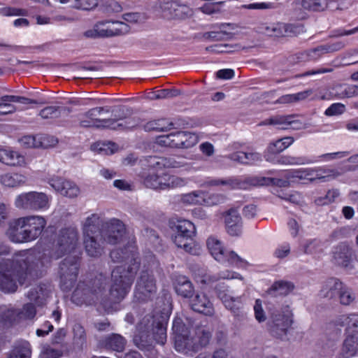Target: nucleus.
<instances>
[{"mask_svg":"<svg viewBox=\"0 0 358 358\" xmlns=\"http://www.w3.org/2000/svg\"><path fill=\"white\" fill-rule=\"evenodd\" d=\"M34 256L33 251H22L15 257L17 266L14 262L6 261L0 263V289L5 292H13L16 290L17 284L13 276L17 277L20 284H23L25 276L31 275L32 266L30 262Z\"/></svg>","mask_w":358,"mask_h":358,"instance_id":"nucleus-1","label":"nucleus"},{"mask_svg":"<svg viewBox=\"0 0 358 358\" xmlns=\"http://www.w3.org/2000/svg\"><path fill=\"white\" fill-rule=\"evenodd\" d=\"M149 162L151 171L143 180L147 187L155 190H167L187 184L186 179L169 175L164 171V169L176 167L170 160L155 157H151Z\"/></svg>","mask_w":358,"mask_h":358,"instance_id":"nucleus-2","label":"nucleus"},{"mask_svg":"<svg viewBox=\"0 0 358 358\" xmlns=\"http://www.w3.org/2000/svg\"><path fill=\"white\" fill-rule=\"evenodd\" d=\"M173 330L174 332L175 348L177 351L188 353L190 351H194L199 345H206L210 338V333L204 330L200 331L199 334V344L194 343L187 337V331L180 319H176L173 321Z\"/></svg>","mask_w":358,"mask_h":358,"instance_id":"nucleus-3","label":"nucleus"},{"mask_svg":"<svg viewBox=\"0 0 358 358\" xmlns=\"http://www.w3.org/2000/svg\"><path fill=\"white\" fill-rule=\"evenodd\" d=\"M45 226L46 220L41 215H27L18 217L17 220L14 222V227L24 229L22 234L15 235V238L17 241H33L41 234Z\"/></svg>","mask_w":358,"mask_h":358,"instance_id":"nucleus-4","label":"nucleus"},{"mask_svg":"<svg viewBox=\"0 0 358 358\" xmlns=\"http://www.w3.org/2000/svg\"><path fill=\"white\" fill-rule=\"evenodd\" d=\"M101 220L96 215L88 217L83 226V243L86 252L91 257H96L101 254V246L97 242L100 236L99 225Z\"/></svg>","mask_w":358,"mask_h":358,"instance_id":"nucleus-5","label":"nucleus"},{"mask_svg":"<svg viewBox=\"0 0 358 358\" xmlns=\"http://www.w3.org/2000/svg\"><path fill=\"white\" fill-rule=\"evenodd\" d=\"M207 246L213 257L218 262L227 263L238 267L243 264V258L235 252L225 249L222 243L216 238H209L207 241Z\"/></svg>","mask_w":358,"mask_h":358,"instance_id":"nucleus-6","label":"nucleus"},{"mask_svg":"<svg viewBox=\"0 0 358 358\" xmlns=\"http://www.w3.org/2000/svg\"><path fill=\"white\" fill-rule=\"evenodd\" d=\"M292 319L288 310L282 311L274 309L271 312L267 327L270 334L278 338L282 339L292 325Z\"/></svg>","mask_w":358,"mask_h":358,"instance_id":"nucleus-7","label":"nucleus"},{"mask_svg":"<svg viewBox=\"0 0 358 358\" xmlns=\"http://www.w3.org/2000/svg\"><path fill=\"white\" fill-rule=\"evenodd\" d=\"M129 31V25L124 22L107 21L97 23L89 33L94 37H108L126 34Z\"/></svg>","mask_w":358,"mask_h":358,"instance_id":"nucleus-8","label":"nucleus"},{"mask_svg":"<svg viewBox=\"0 0 358 358\" xmlns=\"http://www.w3.org/2000/svg\"><path fill=\"white\" fill-rule=\"evenodd\" d=\"M181 202L187 205H203L210 206L218 204L223 201V197L218 194L208 195L201 190H196L181 196Z\"/></svg>","mask_w":358,"mask_h":358,"instance_id":"nucleus-9","label":"nucleus"},{"mask_svg":"<svg viewBox=\"0 0 358 358\" xmlns=\"http://www.w3.org/2000/svg\"><path fill=\"white\" fill-rule=\"evenodd\" d=\"M48 183L56 192L67 198H76L80 193L79 187L74 182L58 176L50 178Z\"/></svg>","mask_w":358,"mask_h":358,"instance_id":"nucleus-10","label":"nucleus"},{"mask_svg":"<svg viewBox=\"0 0 358 358\" xmlns=\"http://www.w3.org/2000/svg\"><path fill=\"white\" fill-rule=\"evenodd\" d=\"M119 268H116L112 272V277L114 282L112 285L110 293L111 299L114 301L124 298L131 285L130 276L127 274L121 275H119Z\"/></svg>","mask_w":358,"mask_h":358,"instance_id":"nucleus-11","label":"nucleus"},{"mask_svg":"<svg viewBox=\"0 0 358 358\" xmlns=\"http://www.w3.org/2000/svg\"><path fill=\"white\" fill-rule=\"evenodd\" d=\"M295 115H275L261 122L259 125H279L281 129H287L292 126V129L299 130L308 128L307 124H303L299 120H294Z\"/></svg>","mask_w":358,"mask_h":358,"instance_id":"nucleus-12","label":"nucleus"},{"mask_svg":"<svg viewBox=\"0 0 358 358\" xmlns=\"http://www.w3.org/2000/svg\"><path fill=\"white\" fill-rule=\"evenodd\" d=\"M343 284L340 279L336 278L331 277L326 279L323 281L319 292L320 297L327 300H337Z\"/></svg>","mask_w":358,"mask_h":358,"instance_id":"nucleus-13","label":"nucleus"},{"mask_svg":"<svg viewBox=\"0 0 358 358\" xmlns=\"http://www.w3.org/2000/svg\"><path fill=\"white\" fill-rule=\"evenodd\" d=\"M78 244V236L74 229H66L61 232L58 241V250L61 252H71Z\"/></svg>","mask_w":358,"mask_h":358,"instance_id":"nucleus-14","label":"nucleus"},{"mask_svg":"<svg viewBox=\"0 0 358 358\" xmlns=\"http://www.w3.org/2000/svg\"><path fill=\"white\" fill-rule=\"evenodd\" d=\"M155 284L148 273H143L138 281L135 296L138 300H145L150 294L155 291Z\"/></svg>","mask_w":358,"mask_h":358,"instance_id":"nucleus-15","label":"nucleus"},{"mask_svg":"<svg viewBox=\"0 0 358 358\" xmlns=\"http://www.w3.org/2000/svg\"><path fill=\"white\" fill-rule=\"evenodd\" d=\"M294 141L292 136H286L271 143L265 154L266 160L275 162V155L290 146Z\"/></svg>","mask_w":358,"mask_h":358,"instance_id":"nucleus-16","label":"nucleus"},{"mask_svg":"<svg viewBox=\"0 0 358 358\" xmlns=\"http://www.w3.org/2000/svg\"><path fill=\"white\" fill-rule=\"evenodd\" d=\"M0 162L11 166L23 167L27 164L24 155L20 152L0 148Z\"/></svg>","mask_w":358,"mask_h":358,"instance_id":"nucleus-17","label":"nucleus"},{"mask_svg":"<svg viewBox=\"0 0 358 358\" xmlns=\"http://www.w3.org/2000/svg\"><path fill=\"white\" fill-rule=\"evenodd\" d=\"M227 233L231 236H238L243 231V222L236 210H229L224 217Z\"/></svg>","mask_w":358,"mask_h":358,"instance_id":"nucleus-18","label":"nucleus"},{"mask_svg":"<svg viewBox=\"0 0 358 358\" xmlns=\"http://www.w3.org/2000/svg\"><path fill=\"white\" fill-rule=\"evenodd\" d=\"M352 250L345 243L338 245L333 251V262L335 264L348 267L351 262Z\"/></svg>","mask_w":358,"mask_h":358,"instance_id":"nucleus-19","label":"nucleus"},{"mask_svg":"<svg viewBox=\"0 0 358 358\" xmlns=\"http://www.w3.org/2000/svg\"><path fill=\"white\" fill-rule=\"evenodd\" d=\"M124 225L118 220H113L108 225L105 241L110 244H116L123 238Z\"/></svg>","mask_w":358,"mask_h":358,"instance_id":"nucleus-20","label":"nucleus"},{"mask_svg":"<svg viewBox=\"0 0 358 358\" xmlns=\"http://www.w3.org/2000/svg\"><path fill=\"white\" fill-rule=\"evenodd\" d=\"M191 306L194 311L211 315L213 313V304L203 293L197 294L191 301Z\"/></svg>","mask_w":358,"mask_h":358,"instance_id":"nucleus-21","label":"nucleus"},{"mask_svg":"<svg viewBox=\"0 0 358 358\" xmlns=\"http://www.w3.org/2000/svg\"><path fill=\"white\" fill-rule=\"evenodd\" d=\"M358 352V334H346L343 341L341 355L343 358H350Z\"/></svg>","mask_w":358,"mask_h":358,"instance_id":"nucleus-22","label":"nucleus"},{"mask_svg":"<svg viewBox=\"0 0 358 358\" xmlns=\"http://www.w3.org/2000/svg\"><path fill=\"white\" fill-rule=\"evenodd\" d=\"M61 287L66 290L71 288L76 279L77 267L76 264H71L67 267L64 264L61 267Z\"/></svg>","mask_w":358,"mask_h":358,"instance_id":"nucleus-23","label":"nucleus"},{"mask_svg":"<svg viewBox=\"0 0 358 358\" xmlns=\"http://www.w3.org/2000/svg\"><path fill=\"white\" fill-rule=\"evenodd\" d=\"M32 210L45 211L50 206L51 196L42 192L32 191Z\"/></svg>","mask_w":358,"mask_h":358,"instance_id":"nucleus-24","label":"nucleus"},{"mask_svg":"<svg viewBox=\"0 0 358 358\" xmlns=\"http://www.w3.org/2000/svg\"><path fill=\"white\" fill-rule=\"evenodd\" d=\"M184 137H185V131H180L176 134L159 136L157 141L159 145L164 146L182 148Z\"/></svg>","mask_w":358,"mask_h":358,"instance_id":"nucleus-25","label":"nucleus"},{"mask_svg":"<svg viewBox=\"0 0 358 358\" xmlns=\"http://www.w3.org/2000/svg\"><path fill=\"white\" fill-rule=\"evenodd\" d=\"M27 178L18 173H8L0 177V183L7 187H17L25 184Z\"/></svg>","mask_w":358,"mask_h":358,"instance_id":"nucleus-26","label":"nucleus"},{"mask_svg":"<svg viewBox=\"0 0 358 358\" xmlns=\"http://www.w3.org/2000/svg\"><path fill=\"white\" fill-rule=\"evenodd\" d=\"M248 185L252 186H262V185H275L280 187H287L289 186L288 180H283L274 178H250L248 179Z\"/></svg>","mask_w":358,"mask_h":358,"instance_id":"nucleus-27","label":"nucleus"},{"mask_svg":"<svg viewBox=\"0 0 358 358\" xmlns=\"http://www.w3.org/2000/svg\"><path fill=\"white\" fill-rule=\"evenodd\" d=\"M35 313V308L30 303L25 305L21 312L14 309L8 310L6 317L9 320H25L33 318Z\"/></svg>","mask_w":358,"mask_h":358,"instance_id":"nucleus-28","label":"nucleus"},{"mask_svg":"<svg viewBox=\"0 0 358 358\" xmlns=\"http://www.w3.org/2000/svg\"><path fill=\"white\" fill-rule=\"evenodd\" d=\"M349 323L350 314L338 315L327 324V330L333 331L336 335H338L341 332V329L346 327L345 334H347Z\"/></svg>","mask_w":358,"mask_h":358,"instance_id":"nucleus-29","label":"nucleus"},{"mask_svg":"<svg viewBox=\"0 0 358 358\" xmlns=\"http://www.w3.org/2000/svg\"><path fill=\"white\" fill-rule=\"evenodd\" d=\"M193 236H186V234H174L173 241L178 248H182L185 251L195 254L196 245L192 240Z\"/></svg>","mask_w":358,"mask_h":358,"instance_id":"nucleus-30","label":"nucleus"},{"mask_svg":"<svg viewBox=\"0 0 358 358\" xmlns=\"http://www.w3.org/2000/svg\"><path fill=\"white\" fill-rule=\"evenodd\" d=\"M294 289L292 283L286 281L275 282L270 289H268L267 294L272 296L278 295H287Z\"/></svg>","mask_w":358,"mask_h":358,"instance_id":"nucleus-31","label":"nucleus"},{"mask_svg":"<svg viewBox=\"0 0 358 358\" xmlns=\"http://www.w3.org/2000/svg\"><path fill=\"white\" fill-rule=\"evenodd\" d=\"M32 191L22 192L14 199V206L19 210H32Z\"/></svg>","mask_w":358,"mask_h":358,"instance_id":"nucleus-32","label":"nucleus"},{"mask_svg":"<svg viewBox=\"0 0 358 358\" xmlns=\"http://www.w3.org/2000/svg\"><path fill=\"white\" fill-rule=\"evenodd\" d=\"M175 289L178 294L183 297L192 296L194 291L191 282L185 276L178 278L175 285Z\"/></svg>","mask_w":358,"mask_h":358,"instance_id":"nucleus-33","label":"nucleus"},{"mask_svg":"<svg viewBox=\"0 0 358 358\" xmlns=\"http://www.w3.org/2000/svg\"><path fill=\"white\" fill-rule=\"evenodd\" d=\"M173 229L174 234H186V236H194L195 232L194 225L187 220H178L174 222Z\"/></svg>","mask_w":358,"mask_h":358,"instance_id":"nucleus-34","label":"nucleus"},{"mask_svg":"<svg viewBox=\"0 0 358 358\" xmlns=\"http://www.w3.org/2000/svg\"><path fill=\"white\" fill-rule=\"evenodd\" d=\"M315 173V177L309 178L311 182H315L316 180L326 181L330 177L336 178L340 176V173L335 169H324L321 167L316 168Z\"/></svg>","mask_w":358,"mask_h":358,"instance_id":"nucleus-35","label":"nucleus"},{"mask_svg":"<svg viewBox=\"0 0 358 358\" xmlns=\"http://www.w3.org/2000/svg\"><path fill=\"white\" fill-rule=\"evenodd\" d=\"M355 294L352 289L343 284L337 298L340 303L343 306H349L355 301Z\"/></svg>","mask_w":358,"mask_h":358,"instance_id":"nucleus-36","label":"nucleus"},{"mask_svg":"<svg viewBox=\"0 0 358 358\" xmlns=\"http://www.w3.org/2000/svg\"><path fill=\"white\" fill-rule=\"evenodd\" d=\"M220 298L225 307L235 314L241 308H243V302L241 301L240 299L238 298H234L226 294L220 296Z\"/></svg>","mask_w":358,"mask_h":358,"instance_id":"nucleus-37","label":"nucleus"},{"mask_svg":"<svg viewBox=\"0 0 358 358\" xmlns=\"http://www.w3.org/2000/svg\"><path fill=\"white\" fill-rule=\"evenodd\" d=\"M333 0H303L302 6L313 11H322L327 8L328 3Z\"/></svg>","mask_w":358,"mask_h":358,"instance_id":"nucleus-38","label":"nucleus"},{"mask_svg":"<svg viewBox=\"0 0 358 358\" xmlns=\"http://www.w3.org/2000/svg\"><path fill=\"white\" fill-rule=\"evenodd\" d=\"M169 317L168 312L164 313L161 316V320L157 324V341L160 344H164L166 338V324Z\"/></svg>","mask_w":358,"mask_h":358,"instance_id":"nucleus-39","label":"nucleus"},{"mask_svg":"<svg viewBox=\"0 0 358 358\" xmlns=\"http://www.w3.org/2000/svg\"><path fill=\"white\" fill-rule=\"evenodd\" d=\"M276 163L285 165H302L310 164L312 162L305 157H295L292 156H280L275 160Z\"/></svg>","mask_w":358,"mask_h":358,"instance_id":"nucleus-40","label":"nucleus"},{"mask_svg":"<svg viewBox=\"0 0 358 358\" xmlns=\"http://www.w3.org/2000/svg\"><path fill=\"white\" fill-rule=\"evenodd\" d=\"M17 220V218H15L9 222L8 229L6 230L7 236L11 241H13L14 243H21L29 242L28 241H17L15 239V236H15V235L17 236V234H22L23 229H24V228L14 227V222H16Z\"/></svg>","mask_w":358,"mask_h":358,"instance_id":"nucleus-41","label":"nucleus"},{"mask_svg":"<svg viewBox=\"0 0 358 358\" xmlns=\"http://www.w3.org/2000/svg\"><path fill=\"white\" fill-rule=\"evenodd\" d=\"M339 92H332L333 96L339 98H349L358 94V87L356 85H351L343 89L341 85L338 86Z\"/></svg>","mask_w":358,"mask_h":358,"instance_id":"nucleus-42","label":"nucleus"},{"mask_svg":"<svg viewBox=\"0 0 358 358\" xmlns=\"http://www.w3.org/2000/svg\"><path fill=\"white\" fill-rule=\"evenodd\" d=\"M339 194V191L338 189L329 190L324 196L317 198L315 200V203L317 206L328 205L334 202Z\"/></svg>","mask_w":358,"mask_h":358,"instance_id":"nucleus-43","label":"nucleus"},{"mask_svg":"<svg viewBox=\"0 0 358 358\" xmlns=\"http://www.w3.org/2000/svg\"><path fill=\"white\" fill-rule=\"evenodd\" d=\"M220 279H239V280H243V278L239 274V273H237L236 272H232V271H222L219 277L217 278H214L213 279H212L211 278H208L206 279H203V280H201V282H203V283H209L210 282H213L215 280H220Z\"/></svg>","mask_w":358,"mask_h":358,"instance_id":"nucleus-44","label":"nucleus"},{"mask_svg":"<svg viewBox=\"0 0 358 358\" xmlns=\"http://www.w3.org/2000/svg\"><path fill=\"white\" fill-rule=\"evenodd\" d=\"M7 96H3L0 99V115L12 114L16 111V107L10 103V101L4 100Z\"/></svg>","mask_w":358,"mask_h":358,"instance_id":"nucleus-45","label":"nucleus"},{"mask_svg":"<svg viewBox=\"0 0 358 358\" xmlns=\"http://www.w3.org/2000/svg\"><path fill=\"white\" fill-rule=\"evenodd\" d=\"M110 346L116 351L123 350L125 341L123 337L120 335H113L109 340Z\"/></svg>","mask_w":358,"mask_h":358,"instance_id":"nucleus-46","label":"nucleus"},{"mask_svg":"<svg viewBox=\"0 0 358 358\" xmlns=\"http://www.w3.org/2000/svg\"><path fill=\"white\" fill-rule=\"evenodd\" d=\"M93 124L97 127L110 128L112 129H117L119 127L122 126V124L117 123L113 119L96 120Z\"/></svg>","mask_w":358,"mask_h":358,"instance_id":"nucleus-47","label":"nucleus"},{"mask_svg":"<svg viewBox=\"0 0 358 358\" xmlns=\"http://www.w3.org/2000/svg\"><path fill=\"white\" fill-rule=\"evenodd\" d=\"M179 94L178 91L176 90H162L157 92L152 93L150 99H166L173 96H176Z\"/></svg>","mask_w":358,"mask_h":358,"instance_id":"nucleus-48","label":"nucleus"},{"mask_svg":"<svg viewBox=\"0 0 358 358\" xmlns=\"http://www.w3.org/2000/svg\"><path fill=\"white\" fill-rule=\"evenodd\" d=\"M308 54V59L309 61H315L320 58L322 55L326 52L325 48L324 45L317 46L315 48H312L306 50Z\"/></svg>","mask_w":358,"mask_h":358,"instance_id":"nucleus-49","label":"nucleus"},{"mask_svg":"<svg viewBox=\"0 0 358 358\" xmlns=\"http://www.w3.org/2000/svg\"><path fill=\"white\" fill-rule=\"evenodd\" d=\"M321 242L317 240H311L303 246V252L306 254H314L320 250Z\"/></svg>","mask_w":358,"mask_h":358,"instance_id":"nucleus-50","label":"nucleus"},{"mask_svg":"<svg viewBox=\"0 0 358 358\" xmlns=\"http://www.w3.org/2000/svg\"><path fill=\"white\" fill-rule=\"evenodd\" d=\"M254 313L255 319L259 322H263L266 320V317L262 308V302L260 299H257L255 301V304L254 306Z\"/></svg>","mask_w":358,"mask_h":358,"instance_id":"nucleus-51","label":"nucleus"},{"mask_svg":"<svg viewBox=\"0 0 358 358\" xmlns=\"http://www.w3.org/2000/svg\"><path fill=\"white\" fill-rule=\"evenodd\" d=\"M31 355V351L28 343H25L20 349H15L9 358H29Z\"/></svg>","mask_w":358,"mask_h":358,"instance_id":"nucleus-52","label":"nucleus"},{"mask_svg":"<svg viewBox=\"0 0 358 358\" xmlns=\"http://www.w3.org/2000/svg\"><path fill=\"white\" fill-rule=\"evenodd\" d=\"M97 5V0H74L73 6L76 8L90 10Z\"/></svg>","mask_w":358,"mask_h":358,"instance_id":"nucleus-53","label":"nucleus"},{"mask_svg":"<svg viewBox=\"0 0 358 358\" xmlns=\"http://www.w3.org/2000/svg\"><path fill=\"white\" fill-rule=\"evenodd\" d=\"M185 137L182 141V148H187L197 143L199 139L195 134L185 131Z\"/></svg>","mask_w":358,"mask_h":358,"instance_id":"nucleus-54","label":"nucleus"},{"mask_svg":"<svg viewBox=\"0 0 358 358\" xmlns=\"http://www.w3.org/2000/svg\"><path fill=\"white\" fill-rule=\"evenodd\" d=\"M345 108V106L342 103H334L325 110L324 113L328 116L340 115L344 112Z\"/></svg>","mask_w":358,"mask_h":358,"instance_id":"nucleus-55","label":"nucleus"},{"mask_svg":"<svg viewBox=\"0 0 358 358\" xmlns=\"http://www.w3.org/2000/svg\"><path fill=\"white\" fill-rule=\"evenodd\" d=\"M5 101H10L11 103L17 102L22 104L36 103L37 102L34 100L29 99L28 98L20 96L8 95L5 99Z\"/></svg>","mask_w":358,"mask_h":358,"instance_id":"nucleus-56","label":"nucleus"},{"mask_svg":"<svg viewBox=\"0 0 358 358\" xmlns=\"http://www.w3.org/2000/svg\"><path fill=\"white\" fill-rule=\"evenodd\" d=\"M348 332L358 334V314H350V323L348 329Z\"/></svg>","mask_w":358,"mask_h":358,"instance_id":"nucleus-57","label":"nucleus"},{"mask_svg":"<svg viewBox=\"0 0 358 358\" xmlns=\"http://www.w3.org/2000/svg\"><path fill=\"white\" fill-rule=\"evenodd\" d=\"M25 11L13 8L10 7H4L0 8V15L3 16H13V15H24Z\"/></svg>","mask_w":358,"mask_h":358,"instance_id":"nucleus-58","label":"nucleus"},{"mask_svg":"<svg viewBox=\"0 0 358 358\" xmlns=\"http://www.w3.org/2000/svg\"><path fill=\"white\" fill-rule=\"evenodd\" d=\"M57 115V108L54 106H48L40 112V115L43 119L52 118Z\"/></svg>","mask_w":358,"mask_h":358,"instance_id":"nucleus-59","label":"nucleus"},{"mask_svg":"<svg viewBox=\"0 0 358 358\" xmlns=\"http://www.w3.org/2000/svg\"><path fill=\"white\" fill-rule=\"evenodd\" d=\"M345 45L346 44L344 41H339L331 44L324 45V46L325 48L326 52L327 53L338 51L344 48Z\"/></svg>","mask_w":358,"mask_h":358,"instance_id":"nucleus-60","label":"nucleus"},{"mask_svg":"<svg viewBox=\"0 0 358 358\" xmlns=\"http://www.w3.org/2000/svg\"><path fill=\"white\" fill-rule=\"evenodd\" d=\"M124 255L125 256L123 257V258H124L126 261L129 263L127 272L131 275L133 273L136 272L138 268V263L136 262V259L133 257V255L130 256L127 253H125Z\"/></svg>","mask_w":358,"mask_h":358,"instance_id":"nucleus-61","label":"nucleus"},{"mask_svg":"<svg viewBox=\"0 0 358 358\" xmlns=\"http://www.w3.org/2000/svg\"><path fill=\"white\" fill-rule=\"evenodd\" d=\"M274 3H254L248 4V9H273L275 8Z\"/></svg>","mask_w":358,"mask_h":358,"instance_id":"nucleus-62","label":"nucleus"},{"mask_svg":"<svg viewBox=\"0 0 358 358\" xmlns=\"http://www.w3.org/2000/svg\"><path fill=\"white\" fill-rule=\"evenodd\" d=\"M60 353L50 348H44L41 353L40 358H59Z\"/></svg>","mask_w":358,"mask_h":358,"instance_id":"nucleus-63","label":"nucleus"},{"mask_svg":"<svg viewBox=\"0 0 358 358\" xmlns=\"http://www.w3.org/2000/svg\"><path fill=\"white\" fill-rule=\"evenodd\" d=\"M216 75L220 79L229 80L234 77V72L232 69H225L217 71Z\"/></svg>","mask_w":358,"mask_h":358,"instance_id":"nucleus-64","label":"nucleus"}]
</instances>
